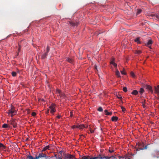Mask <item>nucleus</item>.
<instances>
[{
  "label": "nucleus",
  "instance_id": "f257e3e1",
  "mask_svg": "<svg viewBox=\"0 0 159 159\" xmlns=\"http://www.w3.org/2000/svg\"><path fill=\"white\" fill-rule=\"evenodd\" d=\"M36 159H48L49 157L47 156L45 153L42 152L39 153L38 155H36Z\"/></svg>",
  "mask_w": 159,
  "mask_h": 159
},
{
  "label": "nucleus",
  "instance_id": "f03ea898",
  "mask_svg": "<svg viewBox=\"0 0 159 159\" xmlns=\"http://www.w3.org/2000/svg\"><path fill=\"white\" fill-rule=\"evenodd\" d=\"M7 113L9 115L11 114V116L15 115L16 114V111L15 110L14 107L11 106V109L8 110Z\"/></svg>",
  "mask_w": 159,
  "mask_h": 159
},
{
  "label": "nucleus",
  "instance_id": "7ed1b4c3",
  "mask_svg": "<svg viewBox=\"0 0 159 159\" xmlns=\"http://www.w3.org/2000/svg\"><path fill=\"white\" fill-rule=\"evenodd\" d=\"M64 159H74L75 158V157L73 155L69 153L64 154Z\"/></svg>",
  "mask_w": 159,
  "mask_h": 159
},
{
  "label": "nucleus",
  "instance_id": "20e7f679",
  "mask_svg": "<svg viewBox=\"0 0 159 159\" xmlns=\"http://www.w3.org/2000/svg\"><path fill=\"white\" fill-rule=\"evenodd\" d=\"M56 93L58 96H60V97L64 98L65 97L64 93L59 89H56Z\"/></svg>",
  "mask_w": 159,
  "mask_h": 159
},
{
  "label": "nucleus",
  "instance_id": "39448f33",
  "mask_svg": "<svg viewBox=\"0 0 159 159\" xmlns=\"http://www.w3.org/2000/svg\"><path fill=\"white\" fill-rule=\"evenodd\" d=\"M55 107V105L53 103L49 107V109H50V113L52 114H53V113L56 111Z\"/></svg>",
  "mask_w": 159,
  "mask_h": 159
},
{
  "label": "nucleus",
  "instance_id": "423d86ee",
  "mask_svg": "<svg viewBox=\"0 0 159 159\" xmlns=\"http://www.w3.org/2000/svg\"><path fill=\"white\" fill-rule=\"evenodd\" d=\"M151 157L152 158H159V151H153L151 154Z\"/></svg>",
  "mask_w": 159,
  "mask_h": 159
},
{
  "label": "nucleus",
  "instance_id": "0eeeda50",
  "mask_svg": "<svg viewBox=\"0 0 159 159\" xmlns=\"http://www.w3.org/2000/svg\"><path fill=\"white\" fill-rule=\"evenodd\" d=\"M152 43L153 42L151 39L148 40V42L145 44V45L150 48H151V45Z\"/></svg>",
  "mask_w": 159,
  "mask_h": 159
},
{
  "label": "nucleus",
  "instance_id": "6e6552de",
  "mask_svg": "<svg viewBox=\"0 0 159 159\" xmlns=\"http://www.w3.org/2000/svg\"><path fill=\"white\" fill-rule=\"evenodd\" d=\"M154 93L159 94V85H158L157 87L154 86Z\"/></svg>",
  "mask_w": 159,
  "mask_h": 159
},
{
  "label": "nucleus",
  "instance_id": "1a4fd4ad",
  "mask_svg": "<svg viewBox=\"0 0 159 159\" xmlns=\"http://www.w3.org/2000/svg\"><path fill=\"white\" fill-rule=\"evenodd\" d=\"M137 147H136V151L137 148L139 149V148H143L144 146V144L143 143H138L137 144Z\"/></svg>",
  "mask_w": 159,
  "mask_h": 159
},
{
  "label": "nucleus",
  "instance_id": "9d476101",
  "mask_svg": "<svg viewBox=\"0 0 159 159\" xmlns=\"http://www.w3.org/2000/svg\"><path fill=\"white\" fill-rule=\"evenodd\" d=\"M103 159L102 158V154L100 153L99 155H98L97 157H92V159Z\"/></svg>",
  "mask_w": 159,
  "mask_h": 159
},
{
  "label": "nucleus",
  "instance_id": "9b49d317",
  "mask_svg": "<svg viewBox=\"0 0 159 159\" xmlns=\"http://www.w3.org/2000/svg\"><path fill=\"white\" fill-rule=\"evenodd\" d=\"M146 88L148 90L152 93H153V91L151 86L149 85H146L145 86Z\"/></svg>",
  "mask_w": 159,
  "mask_h": 159
},
{
  "label": "nucleus",
  "instance_id": "f8f14e48",
  "mask_svg": "<svg viewBox=\"0 0 159 159\" xmlns=\"http://www.w3.org/2000/svg\"><path fill=\"white\" fill-rule=\"evenodd\" d=\"M11 124L13 125V127L16 128L17 126V123L15 120H12L11 122Z\"/></svg>",
  "mask_w": 159,
  "mask_h": 159
},
{
  "label": "nucleus",
  "instance_id": "ddd939ff",
  "mask_svg": "<svg viewBox=\"0 0 159 159\" xmlns=\"http://www.w3.org/2000/svg\"><path fill=\"white\" fill-rule=\"evenodd\" d=\"M148 145H146L145 147L144 146L143 148H139V149H138V148H137L136 151H138L140 150H143L147 149L148 148Z\"/></svg>",
  "mask_w": 159,
  "mask_h": 159
},
{
  "label": "nucleus",
  "instance_id": "4468645a",
  "mask_svg": "<svg viewBox=\"0 0 159 159\" xmlns=\"http://www.w3.org/2000/svg\"><path fill=\"white\" fill-rule=\"evenodd\" d=\"M26 159H36V157H34L30 154H29L26 156Z\"/></svg>",
  "mask_w": 159,
  "mask_h": 159
},
{
  "label": "nucleus",
  "instance_id": "2eb2a0df",
  "mask_svg": "<svg viewBox=\"0 0 159 159\" xmlns=\"http://www.w3.org/2000/svg\"><path fill=\"white\" fill-rule=\"evenodd\" d=\"M92 157L89 156H84L82 158V159H92Z\"/></svg>",
  "mask_w": 159,
  "mask_h": 159
},
{
  "label": "nucleus",
  "instance_id": "dca6fc26",
  "mask_svg": "<svg viewBox=\"0 0 159 159\" xmlns=\"http://www.w3.org/2000/svg\"><path fill=\"white\" fill-rule=\"evenodd\" d=\"M70 23L72 26H76L78 25V23L77 22H70Z\"/></svg>",
  "mask_w": 159,
  "mask_h": 159
},
{
  "label": "nucleus",
  "instance_id": "f3484780",
  "mask_svg": "<svg viewBox=\"0 0 159 159\" xmlns=\"http://www.w3.org/2000/svg\"><path fill=\"white\" fill-rule=\"evenodd\" d=\"M104 112L106 115H111L112 114V112H109L107 110H105Z\"/></svg>",
  "mask_w": 159,
  "mask_h": 159
},
{
  "label": "nucleus",
  "instance_id": "a211bd4d",
  "mask_svg": "<svg viewBox=\"0 0 159 159\" xmlns=\"http://www.w3.org/2000/svg\"><path fill=\"white\" fill-rule=\"evenodd\" d=\"M77 128H78L80 129H83L84 127H86V126L84 125H80L76 126Z\"/></svg>",
  "mask_w": 159,
  "mask_h": 159
},
{
  "label": "nucleus",
  "instance_id": "6ab92c4d",
  "mask_svg": "<svg viewBox=\"0 0 159 159\" xmlns=\"http://www.w3.org/2000/svg\"><path fill=\"white\" fill-rule=\"evenodd\" d=\"M6 147L2 143H0V150H3L6 149Z\"/></svg>",
  "mask_w": 159,
  "mask_h": 159
},
{
  "label": "nucleus",
  "instance_id": "aec40b11",
  "mask_svg": "<svg viewBox=\"0 0 159 159\" xmlns=\"http://www.w3.org/2000/svg\"><path fill=\"white\" fill-rule=\"evenodd\" d=\"M118 117L117 116H113L111 118V120L113 121H116L118 120Z\"/></svg>",
  "mask_w": 159,
  "mask_h": 159
},
{
  "label": "nucleus",
  "instance_id": "412c9836",
  "mask_svg": "<svg viewBox=\"0 0 159 159\" xmlns=\"http://www.w3.org/2000/svg\"><path fill=\"white\" fill-rule=\"evenodd\" d=\"M142 105L143 107L144 108H147V106L146 105V101L145 100H143V102H142Z\"/></svg>",
  "mask_w": 159,
  "mask_h": 159
},
{
  "label": "nucleus",
  "instance_id": "4be33fe9",
  "mask_svg": "<svg viewBox=\"0 0 159 159\" xmlns=\"http://www.w3.org/2000/svg\"><path fill=\"white\" fill-rule=\"evenodd\" d=\"M89 130L91 133H93L94 132V129L91 128V127L89 125Z\"/></svg>",
  "mask_w": 159,
  "mask_h": 159
},
{
  "label": "nucleus",
  "instance_id": "5701e85b",
  "mask_svg": "<svg viewBox=\"0 0 159 159\" xmlns=\"http://www.w3.org/2000/svg\"><path fill=\"white\" fill-rule=\"evenodd\" d=\"M48 53L47 52H46L44 53L41 56L42 59H44L47 56Z\"/></svg>",
  "mask_w": 159,
  "mask_h": 159
},
{
  "label": "nucleus",
  "instance_id": "b1692460",
  "mask_svg": "<svg viewBox=\"0 0 159 159\" xmlns=\"http://www.w3.org/2000/svg\"><path fill=\"white\" fill-rule=\"evenodd\" d=\"M113 157V156H105L103 154H102V158L103 159H110L111 157Z\"/></svg>",
  "mask_w": 159,
  "mask_h": 159
},
{
  "label": "nucleus",
  "instance_id": "393cba45",
  "mask_svg": "<svg viewBox=\"0 0 159 159\" xmlns=\"http://www.w3.org/2000/svg\"><path fill=\"white\" fill-rule=\"evenodd\" d=\"M131 94L135 95H136L138 94V92L136 90H134L131 93Z\"/></svg>",
  "mask_w": 159,
  "mask_h": 159
},
{
  "label": "nucleus",
  "instance_id": "a878e982",
  "mask_svg": "<svg viewBox=\"0 0 159 159\" xmlns=\"http://www.w3.org/2000/svg\"><path fill=\"white\" fill-rule=\"evenodd\" d=\"M140 38L139 37L136 38L134 40V41L138 43H140L141 42L139 41Z\"/></svg>",
  "mask_w": 159,
  "mask_h": 159
},
{
  "label": "nucleus",
  "instance_id": "bb28decb",
  "mask_svg": "<svg viewBox=\"0 0 159 159\" xmlns=\"http://www.w3.org/2000/svg\"><path fill=\"white\" fill-rule=\"evenodd\" d=\"M2 127L4 128H9L10 127L9 125L6 124H4L2 125Z\"/></svg>",
  "mask_w": 159,
  "mask_h": 159
},
{
  "label": "nucleus",
  "instance_id": "cd10ccee",
  "mask_svg": "<svg viewBox=\"0 0 159 159\" xmlns=\"http://www.w3.org/2000/svg\"><path fill=\"white\" fill-rule=\"evenodd\" d=\"M49 145L47 146L46 147H44L42 151H45L47 149H49Z\"/></svg>",
  "mask_w": 159,
  "mask_h": 159
},
{
  "label": "nucleus",
  "instance_id": "c85d7f7f",
  "mask_svg": "<svg viewBox=\"0 0 159 159\" xmlns=\"http://www.w3.org/2000/svg\"><path fill=\"white\" fill-rule=\"evenodd\" d=\"M66 60L70 63H72L73 62V60L69 58H67Z\"/></svg>",
  "mask_w": 159,
  "mask_h": 159
},
{
  "label": "nucleus",
  "instance_id": "c756f323",
  "mask_svg": "<svg viewBox=\"0 0 159 159\" xmlns=\"http://www.w3.org/2000/svg\"><path fill=\"white\" fill-rule=\"evenodd\" d=\"M116 75L119 77H120V73L117 69H116Z\"/></svg>",
  "mask_w": 159,
  "mask_h": 159
},
{
  "label": "nucleus",
  "instance_id": "7c9ffc66",
  "mask_svg": "<svg viewBox=\"0 0 159 159\" xmlns=\"http://www.w3.org/2000/svg\"><path fill=\"white\" fill-rule=\"evenodd\" d=\"M144 90L143 88H141L140 90L139 91V93L141 94V95L144 92Z\"/></svg>",
  "mask_w": 159,
  "mask_h": 159
},
{
  "label": "nucleus",
  "instance_id": "2f4dec72",
  "mask_svg": "<svg viewBox=\"0 0 159 159\" xmlns=\"http://www.w3.org/2000/svg\"><path fill=\"white\" fill-rule=\"evenodd\" d=\"M16 73L14 71H12L11 72V75L13 77L16 76Z\"/></svg>",
  "mask_w": 159,
  "mask_h": 159
},
{
  "label": "nucleus",
  "instance_id": "473e14b6",
  "mask_svg": "<svg viewBox=\"0 0 159 159\" xmlns=\"http://www.w3.org/2000/svg\"><path fill=\"white\" fill-rule=\"evenodd\" d=\"M119 159H128L127 157H123L122 156H119Z\"/></svg>",
  "mask_w": 159,
  "mask_h": 159
},
{
  "label": "nucleus",
  "instance_id": "72a5a7b5",
  "mask_svg": "<svg viewBox=\"0 0 159 159\" xmlns=\"http://www.w3.org/2000/svg\"><path fill=\"white\" fill-rule=\"evenodd\" d=\"M141 53V51H140V50L136 51L135 52V54H140Z\"/></svg>",
  "mask_w": 159,
  "mask_h": 159
},
{
  "label": "nucleus",
  "instance_id": "f704fd0d",
  "mask_svg": "<svg viewBox=\"0 0 159 159\" xmlns=\"http://www.w3.org/2000/svg\"><path fill=\"white\" fill-rule=\"evenodd\" d=\"M142 11V10H141V9H138V11L137 12V13H136V15H138L140 13H141Z\"/></svg>",
  "mask_w": 159,
  "mask_h": 159
},
{
  "label": "nucleus",
  "instance_id": "c9c22d12",
  "mask_svg": "<svg viewBox=\"0 0 159 159\" xmlns=\"http://www.w3.org/2000/svg\"><path fill=\"white\" fill-rule=\"evenodd\" d=\"M130 75H131V76H132L133 77L135 78V75H134V73L133 72L131 71V72Z\"/></svg>",
  "mask_w": 159,
  "mask_h": 159
},
{
  "label": "nucleus",
  "instance_id": "e433bc0d",
  "mask_svg": "<svg viewBox=\"0 0 159 159\" xmlns=\"http://www.w3.org/2000/svg\"><path fill=\"white\" fill-rule=\"evenodd\" d=\"M98 110V111L101 112H102L103 111L102 108L101 107H99Z\"/></svg>",
  "mask_w": 159,
  "mask_h": 159
},
{
  "label": "nucleus",
  "instance_id": "4c0bfd02",
  "mask_svg": "<svg viewBox=\"0 0 159 159\" xmlns=\"http://www.w3.org/2000/svg\"><path fill=\"white\" fill-rule=\"evenodd\" d=\"M123 90L125 92H126L127 91V88L126 87H124L123 88Z\"/></svg>",
  "mask_w": 159,
  "mask_h": 159
},
{
  "label": "nucleus",
  "instance_id": "58836bf2",
  "mask_svg": "<svg viewBox=\"0 0 159 159\" xmlns=\"http://www.w3.org/2000/svg\"><path fill=\"white\" fill-rule=\"evenodd\" d=\"M116 96L117 98L119 99H121L122 98V97L120 95H116Z\"/></svg>",
  "mask_w": 159,
  "mask_h": 159
},
{
  "label": "nucleus",
  "instance_id": "ea45409f",
  "mask_svg": "<svg viewBox=\"0 0 159 159\" xmlns=\"http://www.w3.org/2000/svg\"><path fill=\"white\" fill-rule=\"evenodd\" d=\"M49 49H50V48H49V47L48 46H47V49H46V50H47L46 52H47L48 53V52L49 51Z\"/></svg>",
  "mask_w": 159,
  "mask_h": 159
},
{
  "label": "nucleus",
  "instance_id": "a19ab883",
  "mask_svg": "<svg viewBox=\"0 0 159 159\" xmlns=\"http://www.w3.org/2000/svg\"><path fill=\"white\" fill-rule=\"evenodd\" d=\"M121 108L123 111H124L125 110V109L123 106L121 107Z\"/></svg>",
  "mask_w": 159,
  "mask_h": 159
},
{
  "label": "nucleus",
  "instance_id": "79ce46f5",
  "mask_svg": "<svg viewBox=\"0 0 159 159\" xmlns=\"http://www.w3.org/2000/svg\"><path fill=\"white\" fill-rule=\"evenodd\" d=\"M36 115V113L35 112H33L32 113V115L33 116H35Z\"/></svg>",
  "mask_w": 159,
  "mask_h": 159
},
{
  "label": "nucleus",
  "instance_id": "37998d69",
  "mask_svg": "<svg viewBox=\"0 0 159 159\" xmlns=\"http://www.w3.org/2000/svg\"><path fill=\"white\" fill-rule=\"evenodd\" d=\"M120 72H121V73L122 74L124 75H126V73H125V72H124V70H123V71H120Z\"/></svg>",
  "mask_w": 159,
  "mask_h": 159
},
{
  "label": "nucleus",
  "instance_id": "c03bdc74",
  "mask_svg": "<svg viewBox=\"0 0 159 159\" xmlns=\"http://www.w3.org/2000/svg\"><path fill=\"white\" fill-rule=\"evenodd\" d=\"M21 48V46H20L19 44V48L18 49V51L19 52L20 51Z\"/></svg>",
  "mask_w": 159,
  "mask_h": 159
},
{
  "label": "nucleus",
  "instance_id": "a18cd8bd",
  "mask_svg": "<svg viewBox=\"0 0 159 159\" xmlns=\"http://www.w3.org/2000/svg\"><path fill=\"white\" fill-rule=\"evenodd\" d=\"M70 117H72L73 116V112L72 111H71L70 112Z\"/></svg>",
  "mask_w": 159,
  "mask_h": 159
},
{
  "label": "nucleus",
  "instance_id": "49530a36",
  "mask_svg": "<svg viewBox=\"0 0 159 159\" xmlns=\"http://www.w3.org/2000/svg\"><path fill=\"white\" fill-rule=\"evenodd\" d=\"M109 152H110V153H112V152H113L114 151V150H110V149H109Z\"/></svg>",
  "mask_w": 159,
  "mask_h": 159
},
{
  "label": "nucleus",
  "instance_id": "de8ad7c7",
  "mask_svg": "<svg viewBox=\"0 0 159 159\" xmlns=\"http://www.w3.org/2000/svg\"><path fill=\"white\" fill-rule=\"evenodd\" d=\"M49 109H48L47 110V111L46 112V114H48V113L49 112Z\"/></svg>",
  "mask_w": 159,
  "mask_h": 159
},
{
  "label": "nucleus",
  "instance_id": "09e8293b",
  "mask_svg": "<svg viewBox=\"0 0 159 159\" xmlns=\"http://www.w3.org/2000/svg\"><path fill=\"white\" fill-rule=\"evenodd\" d=\"M113 65L115 67H117V65L115 63L114 64H113Z\"/></svg>",
  "mask_w": 159,
  "mask_h": 159
},
{
  "label": "nucleus",
  "instance_id": "8fccbe9b",
  "mask_svg": "<svg viewBox=\"0 0 159 159\" xmlns=\"http://www.w3.org/2000/svg\"><path fill=\"white\" fill-rule=\"evenodd\" d=\"M61 117V116H60V115H58L57 116V117L58 118H60Z\"/></svg>",
  "mask_w": 159,
  "mask_h": 159
},
{
  "label": "nucleus",
  "instance_id": "3c124183",
  "mask_svg": "<svg viewBox=\"0 0 159 159\" xmlns=\"http://www.w3.org/2000/svg\"><path fill=\"white\" fill-rule=\"evenodd\" d=\"M72 129H74V128H77V127H76V126L73 125V126H72Z\"/></svg>",
  "mask_w": 159,
  "mask_h": 159
},
{
  "label": "nucleus",
  "instance_id": "603ef678",
  "mask_svg": "<svg viewBox=\"0 0 159 159\" xmlns=\"http://www.w3.org/2000/svg\"><path fill=\"white\" fill-rule=\"evenodd\" d=\"M56 159H62V158H61L58 157H56Z\"/></svg>",
  "mask_w": 159,
  "mask_h": 159
},
{
  "label": "nucleus",
  "instance_id": "864d4df0",
  "mask_svg": "<svg viewBox=\"0 0 159 159\" xmlns=\"http://www.w3.org/2000/svg\"><path fill=\"white\" fill-rule=\"evenodd\" d=\"M114 63H114V62H113V61H111V64L113 65Z\"/></svg>",
  "mask_w": 159,
  "mask_h": 159
},
{
  "label": "nucleus",
  "instance_id": "5fc2aeb1",
  "mask_svg": "<svg viewBox=\"0 0 159 159\" xmlns=\"http://www.w3.org/2000/svg\"><path fill=\"white\" fill-rule=\"evenodd\" d=\"M95 68L96 70H98L97 68V66L96 65H95Z\"/></svg>",
  "mask_w": 159,
  "mask_h": 159
},
{
  "label": "nucleus",
  "instance_id": "6e6d98bb",
  "mask_svg": "<svg viewBox=\"0 0 159 159\" xmlns=\"http://www.w3.org/2000/svg\"><path fill=\"white\" fill-rule=\"evenodd\" d=\"M54 157H55L56 158L57 157H58L57 156V154L55 155Z\"/></svg>",
  "mask_w": 159,
  "mask_h": 159
},
{
  "label": "nucleus",
  "instance_id": "4d7b16f0",
  "mask_svg": "<svg viewBox=\"0 0 159 159\" xmlns=\"http://www.w3.org/2000/svg\"><path fill=\"white\" fill-rule=\"evenodd\" d=\"M89 126L87 125L86 126V127H85V128H86L89 129Z\"/></svg>",
  "mask_w": 159,
  "mask_h": 159
},
{
  "label": "nucleus",
  "instance_id": "13d9d810",
  "mask_svg": "<svg viewBox=\"0 0 159 159\" xmlns=\"http://www.w3.org/2000/svg\"><path fill=\"white\" fill-rule=\"evenodd\" d=\"M22 159H26V158L25 159V158H23Z\"/></svg>",
  "mask_w": 159,
  "mask_h": 159
},
{
  "label": "nucleus",
  "instance_id": "bf43d9fd",
  "mask_svg": "<svg viewBox=\"0 0 159 159\" xmlns=\"http://www.w3.org/2000/svg\"><path fill=\"white\" fill-rule=\"evenodd\" d=\"M158 97H159V94H158Z\"/></svg>",
  "mask_w": 159,
  "mask_h": 159
},
{
  "label": "nucleus",
  "instance_id": "052dcab7",
  "mask_svg": "<svg viewBox=\"0 0 159 159\" xmlns=\"http://www.w3.org/2000/svg\"><path fill=\"white\" fill-rule=\"evenodd\" d=\"M81 159H82L81 158Z\"/></svg>",
  "mask_w": 159,
  "mask_h": 159
}]
</instances>
